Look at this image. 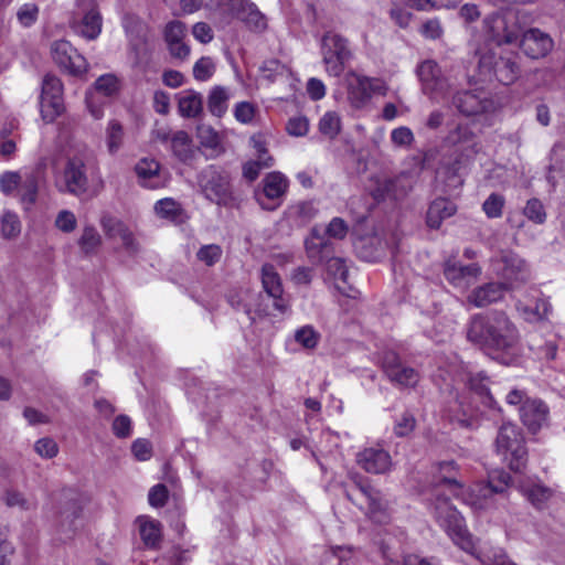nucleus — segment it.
Wrapping results in <instances>:
<instances>
[{
	"label": "nucleus",
	"instance_id": "obj_1",
	"mask_svg": "<svg viewBox=\"0 0 565 565\" xmlns=\"http://www.w3.org/2000/svg\"><path fill=\"white\" fill-rule=\"evenodd\" d=\"M458 467L454 460L438 463V476L434 501L431 503L436 522L443 527L451 541L462 551L475 554L476 542L469 533L465 520L458 510L450 503L448 491L455 498H468L463 486L457 479Z\"/></svg>",
	"mask_w": 565,
	"mask_h": 565
},
{
	"label": "nucleus",
	"instance_id": "obj_2",
	"mask_svg": "<svg viewBox=\"0 0 565 565\" xmlns=\"http://www.w3.org/2000/svg\"><path fill=\"white\" fill-rule=\"evenodd\" d=\"M467 339L497 358L514 354L520 333L502 310H489L471 316L467 324Z\"/></svg>",
	"mask_w": 565,
	"mask_h": 565
},
{
	"label": "nucleus",
	"instance_id": "obj_3",
	"mask_svg": "<svg viewBox=\"0 0 565 565\" xmlns=\"http://www.w3.org/2000/svg\"><path fill=\"white\" fill-rule=\"evenodd\" d=\"M483 31L497 45L518 43L529 24L527 15L522 10H501L487 15Z\"/></svg>",
	"mask_w": 565,
	"mask_h": 565
},
{
	"label": "nucleus",
	"instance_id": "obj_4",
	"mask_svg": "<svg viewBox=\"0 0 565 565\" xmlns=\"http://www.w3.org/2000/svg\"><path fill=\"white\" fill-rule=\"evenodd\" d=\"M497 452L502 456L509 468L520 472L525 468L527 461V449L521 429L512 424H503L495 439Z\"/></svg>",
	"mask_w": 565,
	"mask_h": 565
},
{
	"label": "nucleus",
	"instance_id": "obj_5",
	"mask_svg": "<svg viewBox=\"0 0 565 565\" xmlns=\"http://www.w3.org/2000/svg\"><path fill=\"white\" fill-rule=\"evenodd\" d=\"M207 6L226 19H237L255 33L267 30V18L249 0H210Z\"/></svg>",
	"mask_w": 565,
	"mask_h": 565
},
{
	"label": "nucleus",
	"instance_id": "obj_6",
	"mask_svg": "<svg viewBox=\"0 0 565 565\" xmlns=\"http://www.w3.org/2000/svg\"><path fill=\"white\" fill-rule=\"evenodd\" d=\"M347 498L363 509L361 498L366 503V513L370 519L377 523H385L388 520L387 502L384 500L380 490L375 489L370 482L362 478L354 479V489L348 490Z\"/></svg>",
	"mask_w": 565,
	"mask_h": 565
},
{
	"label": "nucleus",
	"instance_id": "obj_7",
	"mask_svg": "<svg viewBox=\"0 0 565 565\" xmlns=\"http://www.w3.org/2000/svg\"><path fill=\"white\" fill-rule=\"evenodd\" d=\"M202 191L206 199L217 205L231 206L234 203L231 177L225 170L209 166L199 178Z\"/></svg>",
	"mask_w": 565,
	"mask_h": 565
},
{
	"label": "nucleus",
	"instance_id": "obj_8",
	"mask_svg": "<svg viewBox=\"0 0 565 565\" xmlns=\"http://www.w3.org/2000/svg\"><path fill=\"white\" fill-rule=\"evenodd\" d=\"M321 55L328 75L339 77L352 56L349 41L338 33L326 32L321 39Z\"/></svg>",
	"mask_w": 565,
	"mask_h": 565
},
{
	"label": "nucleus",
	"instance_id": "obj_9",
	"mask_svg": "<svg viewBox=\"0 0 565 565\" xmlns=\"http://www.w3.org/2000/svg\"><path fill=\"white\" fill-rule=\"evenodd\" d=\"M479 70L484 76H494L503 85L514 83L520 76V66L512 55H498L494 51L480 54Z\"/></svg>",
	"mask_w": 565,
	"mask_h": 565
},
{
	"label": "nucleus",
	"instance_id": "obj_10",
	"mask_svg": "<svg viewBox=\"0 0 565 565\" xmlns=\"http://www.w3.org/2000/svg\"><path fill=\"white\" fill-rule=\"evenodd\" d=\"M60 192L82 196L87 193L89 181L87 166L82 156L67 158L62 174L56 179Z\"/></svg>",
	"mask_w": 565,
	"mask_h": 565
},
{
	"label": "nucleus",
	"instance_id": "obj_11",
	"mask_svg": "<svg viewBox=\"0 0 565 565\" xmlns=\"http://www.w3.org/2000/svg\"><path fill=\"white\" fill-rule=\"evenodd\" d=\"M511 476L504 470L490 472L487 483H478L470 489L463 501L475 509H487L493 494H502L510 487Z\"/></svg>",
	"mask_w": 565,
	"mask_h": 565
},
{
	"label": "nucleus",
	"instance_id": "obj_12",
	"mask_svg": "<svg viewBox=\"0 0 565 565\" xmlns=\"http://www.w3.org/2000/svg\"><path fill=\"white\" fill-rule=\"evenodd\" d=\"M495 270L504 280L508 289L519 288L531 277L526 263L512 252L502 253L497 262Z\"/></svg>",
	"mask_w": 565,
	"mask_h": 565
},
{
	"label": "nucleus",
	"instance_id": "obj_13",
	"mask_svg": "<svg viewBox=\"0 0 565 565\" xmlns=\"http://www.w3.org/2000/svg\"><path fill=\"white\" fill-rule=\"evenodd\" d=\"M40 105L42 117L46 121H53L64 110L63 84L52 74H46L43 78Z\"/></svg>",
	"mask_w": 565,
	"mask_h": 565
},
{
	"label": "nucleus",
	"instance_id": "obj_14",
	"mask_svg": "<svg viewBox=\"0 0 565 565\" xmlns=\"http://www.w3.org/2000/svg\"><path fill=\"white\" fill-rule=\"evenodd\" d=\"M382 369L388 380L399 387H414L419 382V373L405 365L394 351H385L382 356Z\"/></svg>",
	"mask_w": 565,
	"mask_h": 565
},
{
	"label": "nucleus",
	"instance_id": "obj_15",
	"mask_svg": "<svg viewBox=\"0 0 565 565\" xmlns=\"http://www.w3.org/2000/svg\"><path fill=\"white\" fill-rule=\"evenodd\" d=\"M348 82V100L355 109L366 106L372 95L383 89V83L380 79L358 74H351Z\"/></svg>",
	"mask_w": 565,
	"mask_h": 565
},
{
	"label": "nucleus",
	"instance_id": "obj_16",
	"mask_svg": "<svg viewBox=\"0 0 565 565\" xmlns=\"http://www.w3.org/2000/svg\"><path fill=\"white\" fill-rule=\"evenodd\" d=\"M454 106L465 116H477L491 111L494 103L483 89L458 92L452 97Z\"/></svg>",
	"mask_w": 565,
	"mask_h": 565
},
{
	"label": "nucleus",
	"instance_id": "obj_17",
	"mask_svg": "<svg viewBox=\"0 0 565 565\" xmlns=\"http://www.w3.org/2000/svg\"><path fill=\"white\" fill-rule=\"evenodd\" d=\"M288 185V179L281 172H270L263 180V190L256 192V200L263 209L275 210L280 205Z\"/></svg>",
	"mask_w": 565,
	"mask_h": 565
},
{
	"label": "nucleus",
	"instance_id": "obj_18",
	"mask_svg": "<svg viewBox=\"0 0 565 565\" xmlns=\"http://www.w3.org/2000/svg\"><path fill=\"white\" fill-rule=\"evenodd\" d=\"M424 94L437 98L447 89V81L443 76L439 65L433 60L423 61L416 68Z\"/></svg>",
	"mask_w": 565,
	"mask_h": 565
},
{
	"label": "nucleus",
	"instance_id": "obj_19",
	"mask_svg": "<svg viewBox=\"0 0 565 565\" xmlns=\"http://www.w3.org/2000/svg\"><path fill=\"white\" fill-rule=\"evenodd\" d=\"M53 61L70 74L79 75L86 72V61L77 53L68 41H55L51 46Z\"/></svg>",
	"mask_w": 565,
	"mask_h": 565
},
{
	"label": "nucleus",
	"instance_id": "obj_20",
	"mask_svg": "<svg viewBox=\"0 0 565 565\" xmlns=\"http://www.w3.org/2000/svg\"><path fill=\"white\" fill-rule=\"evenodd\" d=\"M305 248L308 259L315 265L323 264L334 254L333 243L319 226L311 228L309 236L305 239Z\"/></svg>",
	"mask_w": 565,
	"mask_h": 565
},
{
	"label": "nucleus",
	"instance_id": "obj_21",
	"mask_svg": "<svg viewBox=\"0 0 565 565\" xmlns=\"http://www.w3.org/2000/svg\"><path fill=\"white\" fill-rule=\"evenodd\" d=\"M260 279L265 292L274 299V308L281 313L288 311L289 303L282 296L281 278L273 264H264L262 266Z\"/></svg>",
	"mask_w": 565,
	"mask_h": 565
},
{
	"label": "nucleus",
	"instance_id": "obj_22",
	"mask_svg": "<svg viewBox=\"0 0 565 565\" xmlns=\"http://www.w3.org/2000/svg\"><path fill=\"white\" fill-rule=\"evenodd\" d=\"M518 43L523 53L531 58L546 56L554 45L551 36L539 29L524 30Z\"/></svg>",
	"mask_w": 565,
	"mask_h": 565
},
{
	"label": "nucleus",
	"instance_id": "obj_23",
	"mask_svg": "<svg viewBox=\"0 0 565 565\" xmlns=\"http://www.w3.org/2000/svg\"><path fill=\"white\" fill-rule=\"evenodd\" d=\"M356 462L364 471L380 475L391 469L392 458L388 451L383 448L369 447L356 455Z\"/></svg>",
	"mask_w": 565,
	"mask_h": 565
},
{
	"label": "nucleus",
	"instance_id": "obj_24",
	"mask_svg": "<svg viewBox=\"0 0 565 565\" xmlns=\"http://www.w3.org/2000/svg\"><path fill=\"white\" fill-rule=\"evenodd\" d=\"M519 411L522 423L533 434L540 430L547 420L548 407L541 399H525Z\"/></svg>",
	"mask_w": 565,
	"mask_h": 565
},
{
	"label": "nucleus",
	"instance_id": "obj_25",
	"mask_svg": "<svg viewBox=\"0 0 565 565\" xmlns=\"http://www.w3.org/2000/svg\"><path fill=\"white\" fill-rule=\"evenodd\" d=\"M481 273L477 264L461 265L457 262L448 260L444 266L446 279L455 287H468Z\"/></svg>",
	"mask_w": 565,
	"mask_h": 565
},
{
	"label": "nucleus",
	"instance_id": "obj_26",
	"mask_svg": "<svg viewBox=\"0 0 565 565\" xmlns=\"http://www.w3.org/2000/svg\"><path fill=\"white\" fill-rule=\"evenodd\" d=\"M508 290L504 282L492 281L475 288L467 297L476 308H483L501 300Z\"/></svg>",
	"mask_w": 565,
	"mask_h": 565
},
{
	"label": "nucleus",
	"instance_id": "obj_27",
	"mask_svg": "<svg viewBox=\"0 0 565 565\" xmlns=\"http://www.w3.org/2000/svg\"><path fill=\"white\" fill-rule=\"evenodd\" d=\"M104 232L107 237L113 239H119L129 253H136L138 250V244L134 237L132 232L120 221L111 217H105L102 221Z\"/></svg>",
	"mask_w": 565,
	"mask_h": 565
},
{
	"label": "nucleus",
	"instance_id": "obj_28",
	"mask_svg": "<svg viewBox=\"0 0 565 565\" xmlns=\"http://www.w3.org/2000/svg\"><path fill=\"white\" fill-rule=\"evenodd\" d=\"M323 264L328 275L334 279L337 289L348 297H354V289L348 284L349 270L344 259L333 254Z\"/></svg>",
	"mask_w": 565,
	"mask_h": 565
},
{
	"label": "nucleus",
	"instance_id": "obj_29",
	"mask_svg": "<svg viewBox=\"0 0 565 565\" xmlns=\"http://www.w3.org/2000/svg\"><path fill=\"white\" fill-rule=\"evenodd\" d=\"M456 212L457 205L454 202L445 198H438L428 207L426 223L428 227L437 230L444 220L452 216Z\"/></svg>",
	"mask_w": 565,
	"mask_h": 565
},
{
	"label": "nucleus",
	"instance_id": "obj_30",
	"mask_svg": "<svg viewBox=\"0 0 565 565\" xmlns=\"http://www.w3.org/2000/svg\"><path fill=\"white\" fill-rule=\"evenodd\" d=\"M135 171L142 186L157 189L161 186L160 163L154 159L143 158L138 161Z\"/></svg>",
	"mask_w": 565,
	"mask_h": 565
},
{
	"label": "nucleus",
	"instance_id": "obj_31",
	"mask_svg": "<svg viewBox=\"0 0 565 565\" xmlns=\"http://www.w3.org/2000/svg\"><path fill=\"white\" fill-rule=\"evenodd\" d=\"M178 109L184 118H195L203 110V97L193 89H185L178 94Z\"/></svg>",
	"mask_w": 565,
	"mask_h": 565
},
{
	"label": "nucleus",
	"instance_id": "obj_32",
	"mask_svg": "<svg viewBox=\"0 0 565 565\" xmlns=\"http://www.w3.org/2000/svg\"><path fill=\"white\" fill-rule=\"evenodd\" d=\"M137 522L139 523V533L143 544L148 548H158L162 540L161 523L148 516H140Z\"/></svg>",
	"mask_w": 565,
	"mask_h": 565
},
{
	"label": "nucleus",
	"instance_id": "obj_33",
	"mask_svg": "<svg viewBox=\"0 0 565 565\" xmlns=\"http://www.w3.org/2000/svg\"><path fill=\"white\" fill-rule=\"evenodd\" d=\"M102 26V14L96 7H92L85 12L81 22L76 25V32L87 40H95L100 34Z\"/></svg>",
	"mask_w": 565,
	"mask_h": 565
},
{
	"label": "nucleus",
	"instance_id": "obj_34",
	"mask_svg": "<svg viewBox=\"0 0 565 565\" xmlns=\"http://www.w3.org/2000/svg\"><path fill=\"white\" fill-rule=\"evenodd\" d=\"M521 491L526 500L537 510L545 509L547 502L553 497V490L540 482L522 484Z\"/></svg>",
	"mask_w": 565,
	"mask_h": 565
},
{
	"label": "nucleus",
	"instance_id": "obj_35",
	"mask_svg": "<svg viewBox=\"0 0 565 565\" xmlns=\"http://www.w3.org/2000/svg\"><path fill=\"white\" fill-rule=\"evenodd\" d=\"M171 149L173 154L183 163H190L196 151L188 132L179 130L171 136Z\"/></svg>",
	"mask_w": 565,
	"mask_h": 565
},
{
	"label": "nucleus",
	"instance_id": "obj_36",
	"mask_svg": "<svg viewBox=\"0 0 565 565\" xmlns=\"http://www.w3.org/2000/svg\"><path fill=\"white\" fill-rule=\"evenodd\" d=\"M466 381L469 390L477 394L486 406L493 408L497 405L489 391V377L483 372L469 373Z\"/></svg>",
	"mask_w": 565,
	"mask_h": 565
},
{
	"label": "nucleus",
	"instance_id": "obj_37",
	"mask_svg": "<svg viewBox=\"0 0 565 565\" xmlns=\"http://www.w3.org/2000/svg\"><path fill=\"white\" fill-rule=\"evenodd\" d=\"M447 141L454 146L460 145L465 150H470L472 153L479 151L477 136L468 125H458L454 130L449 131Z\"/></svg>",
	"mask_w": 565,
	"mask_h": 565
},
{
	"label": "nucleus",
	"instance_id": "obj_38",
	"mask_svg": "<svg viewBox=\"0 0 565 565\" xmlns=\"http://www.w3.org/2000/svg\"><path fill=\"white\" fill-rule=\"evenodd\" d=\"M39 180H40L39 171L28 172L21 179L18 190H19L20 200L23 204H25V209H29L36 201L38 190H39Z\"/></svg>",
	"mask_w": 565,
	"mask_h": 565
},
{
	"label": "nucleus",
	"instance_id": "obj_39",
	"mask_svg": "<svg viewBox=\"0 0 565 565\" xmlns=\"http://www.w3.org/2000/svg\"><path fill=\"white\" fill-rule=\"evenodd\" d=\"M105 135L108 152L110 154L117 153L124 145L125 131L122 125L116 119L109 120Z\"/></svg>",
	"mask_w": 565,
	"mask_h": 565
},
{
	"label": "nucleus",
	"instance_id": "obj_40",
	"mask_svg": "<svg viewBox=\"0 0 565 565\" xmlns=\"http://www.w3.org/2000/svg\"><path fill=\"white\" fill-rule=\"evenodd\" d=\"M154 212L161 218L178 222L181 218L183 210L179 202L171 198H166L154 204Z\"/></svg>",
	"mask_w": 565,
	"mask_h": 565
},
{
	"label": "nucleus",
	"instance_id": "obj_41",
	"mask_svg": "<svg viewBox=\"0 0 565 565\" xmlns=\"http://www.w3.org/2000/svg\"><path fill=\"white\" fill-rule=\"evenodd\" d=\"M228 94L224 87L215 86L209 95L207 108L212 115L221 117L227 109Z\"/></svg>",
	"mask_w": 565,
	"mask_h": 565
},
{
	"label": "nucleus",
	"instance_id": "obj_42",
	"mask_svg": "<svg viewBox=\"0 0 565 565\" xmlns=\"http://www.w3.org/2000/svg\"><path fill=\"white\" fill-rule=\"evenodd\" d=\"M102 244V236L94 226H85L78 246L85 255L95 254Z\"/></svg>",
	"mask_w": 565,
	"mask_h": 565
},
{
	"label": "nucleus",
	"instance_id": "obj_43",
	"mask_svg": "<svg viewBox=\"0 0 565 565\" xmlns=\"http://www.w3.org/2000/svg\"><path fill=\"white\" fill-rule=\"evenodd\" d=\"M198 138L202 147L211 149L214 156L223 152L220 135L210 126H200L198 128Z\"/></svg>",
	"mask_w": 565,
	"mask_h": 565
},
{
	"label": "nucleus",
	"instance_id": "obj_44",
	"mask_svg": "<svg viewBox=\"0 0 565 565\" xmlns=\"http://www.w3.org/2000/svg\"><path fill=\"white\" fill-rule=\"evenodd\" d=\"M341 130V118L335 111H327L319 120V131L333 139Z\"/></svg>",
	"mask_w": 565,
	"mask_h": 565
},
{
	"label": "nucleus",
	"instance_id": "obj_45",
	"mask_svg": "<svg viewBox=\"0 0 565 565\" xmlns=\"http://www.w3.org/2000/svg\"><path fill=\"white\" fill-rule=\"evenodd\" d=\"M295 341L305 349H315L320 341V333L312 326H303L296 330Z\"/></svg>",
	"mask_w": 565,
	"mask_h": 565
},
{
	"label": "nucleus",
	"instance_id": "obj_46",
	"mask_svg": "<svg viewBox=\"0 0 565 565\" xmlns=\"http://www.w3.org/2000/svg\"><path fill=\"white\" fill-rule=\"evenodd\" d=\"M0 231L4 238L17 237L21 232V223L18 215L7 211L0 220Z\"/></svg>",
	"mask_w": 565,
	"mask_h": 565
},
{
	"label": "nucleus",
	"instance_id": "obj_47",
	"mask_svg": "<svg viewBox=\"0 0 565 565\" xmlns=\"http://www.w3.org/2000/svg\"><path fill=\"white\" fill-rule=\"evenodd\" d=\"M222 255V247L217 244L203 245L196 252V258L209 267L218 263Z\"/></svg>",
	"mask_w": 565,
	"mask_h": 565
},
{
	"label": "nucleus",
	"instance_id": "obj_48",
	"mask_svg": "<svg viewBox=\"0 0 565 565\" xmlns=\"http://www.w3.org/2000/svg\"><path fill=\"white\" fill-rule=\"evenodd\" d=\"M416 426V418L409 411H405L395 420L393 431L397 437H406L413 433Z\"/></svg>",
	"mask_w": 565,
	"mask_h": 565
},
{
	"label": "nucleus",
	"instance_id": "obj_49",
	"mask_svg": "<svg viewBox=\"0 0 565 565\" xmlns=\"http://www.w3.org/2000/svg\"><path fill=\"white\" fill-rule=\"evenodd\" d=\"M96 93L110 97L118 92V79L113 74H105L98 77L94 84Z\"/></svg>",
	"mask_w": 565,
	"mask_h": 565
},
{
	"label": "nucleus",
	"instance_id": "obj_50",
	"mask_svg": "<svg viewBox=\"0 0 565 565\" xmlns=\"http://www.w3.org/2000/svg\"><path fill=\"white\" fill-rule=\"evenodd\" d=\"M215 72V64L209 56H202L193 66V76L195 79L204 82L212 77Z\"/></svg>",
	"mask_w": 565,
	"mask_h": 565
},
{
	"label": "nucleus",
	"instance_id": "obj_51",
	"mask_svg": "<svg viewBox=\"0 0 565 565\" xmlns=\"http://www.w3.org/2000/svg\"><path fill=\"white\" fill-rule=\"evenodd\" d=\"M504 198L498 193H491L482 204V210L490 218H497L502 215Z\"/></svg>",
	"mask_w": 565,
	"mask_h": 565
},
{
	"label": "nucleus",
	"instance_id": "obj_52",
	"mask_svg": "<svg viewBox=\"0 0 565 565\" xmlns=\"http://www.w3.org/2000/svg\"><path fill=\"white\" fill-rule=\"evenodd\" d=\"M185 24L181 21H171L164 28V41L167 45L177 43L185 38Z\"/></svg>",
	"mask_w": 565,
	"mask_h": 565
},
{
	"label": "nucleus",
	"instance_id": "obj_53",
	"mask_svg": "<svg viewBox=\"0 0 565 565\" xmlns=\"http://www.w3.org/2000/svg\"><path fill=\"white\" fill-rule=\"evenodd\" d=\"M39 17V7L35 3H24L17 12V19L21 25L29 28L33 25Z\"/></svg>",
	"mask_w": 565,
	"mask_h": 565
},
{
	"label": "nucleus",
	"instance_id": "obj_54",
	"mask_svg": "<svg viewBox=\"0 0 565 565\" xmlns=\"http://www.w3.org/2000/svg\"><path fill=\"white\" fill-rule=\"evenodd\" d=\"M267 161H248L243 166V175L249 182L255 181L262 169L270 168L274 164L273 157H266Z\"/></svg>",
	"mask_w": 565,
	"mask_h": 565
},
{
	"label": "nucleus",
	"instance_id": "obj_55",
	"mask_svg": "<svg viewBox=\"0 0 565 565\" xmlns=\"http://www.w3.org/2000/svg\"><path fill=\"white\" fill-rule=\"evenodd\" d=\"M231 306L236 310H243L252 322L256 320V317H262L265 315V311L260 308L253 309L250 305L244 301L243 295H232L228 299Z\"/></svg>",
	"mask_w": 565,
	"mask_h": 565
},
{
	"label": "nucleus",
	"instance_id": "obj_56",
	"mask_svg": "<svg viewBox=\"0 0 565 565\" xmlns=\"http://www.w3.org/2000/svg\"><path fill=\"white\" fill-rule=\"evenodd\" d=\"M524 215L537 223V224H542L545 222V218H546V213H545V210H544V206L542 204V202L537 199H531L527 201L525 207H524Z\"/></svg>",
	"mask_w": 565,
	"mask_h": 565
},
{
	"label": "nucleus",
	"instance_id": "obj_57",
	"mask_svg": "<svg viewBox=\"0 0 565 565\" xmlns=\"http://www.w3.org/2000/svg\"><path fill=\"white\" fill-rule=\"evenodd\" d=\"M286 130L290 136L303 137L309 131V120L305 116L291 117L287 121Z\"/></svg>",
	"mask_w": 565,
	"mask_h": 565
},
{
	"label": "nucleus",
	"instance_id": "obj_58",
	"mask_svg": "<svg viewBox=\"0 0 565 565\" xmlns=\"http://www.w3.org/2000/svg\"><path fill=\"white\" fill-rule=\"evenodd\" d=\"M324 235L330 239V237L335 239H343L349 231L348 224L341 217H333L326 230H322Z\"/></svg>",
	"mask_w": 565,
	"mask_h": 565
},
{
	"label": "nucleus",
	"instance_id": "obj_59",
	"mask_svg": "<svg viewBox=\"0 0 565 565\" xmlns=\"http://www.w3.org/2000/svg\"><path fill=\"white\" fill-rule=\"evenodd\" d=\"M395 183L396 181L392 178L380 180L373 190V198L376 201H383L386 198L395 196Z\"/></svg>",
	"mask_w": 565,
	"mask_h": 565
},
{
	"label": "nucleus",
	"instance_id": "obj_60",
	"mask_svg": "<svg viewBox=\"0 0 565 565\" xmlns=\"http://www.w3.org/2000/svg\"><path fill=\"white\" fill-rule=\"evenodd\" d=\"M169 498V491L162 483L153 486L148 493L149 504L153 508H162L166 505Z\"/></svg>",
	"mask_w": 565,
	"mask_h": 565
},
{
	"label": "nucleus",
	"instance_id": "obj_61",
	"mask_svg": "<svg viewBox=\"0 0 565 565\" xmlns=\"http://www.w3.org/2000/svg\"><path fill=\"white\" fill-rule=\"evenodd\" d=\"M34 450L43 458L51 459L58 452L57 444L50 437L39 439L34 445Z\"/></svg>",
	"mask_w": 565,
	"mask_h": 565
},
{
	"label": "nucleus",
	"instance_id": "obj_62",
	"mask_svg": "<svg viewBox=\"0 0 565 565\" xmlns=\"http://www.w3.org/2000/svg\"><path fill=\"white\" fill-rule=\"evenodd\" d=\"M77 221L73 212L63 210L61 211L55 220V226L64 232L71 233L76 228Z\"/></svg>",
	"mask_w": 565,
	"mask_h": 565
},
{
	"label": "nucleus",
	"instance_id": "obj_63",
	"mask_svg": "<svg viewBox=\"0 0 565 565\" xmlns=\"http://www.w3.org/2000/svg\"><path fill=\"white\" fill-rule=\"evenodd\" d=\"M391 140L396 146L408 147L414 141V134L408 127L402 126L391 132Z\"/></svg>",
	"mask_w": 565,
	"mask_h": 565
},
{
	"label": "nucleus",
	"instance_id": "obj_64",
	"mask_svg": "<svg viewBox=\"0 0 565 565\" xmlns=\"http://www.w3.org/2000/svg\"><path fill=\"white\" fill-rule=\"evenodd\" d=\"M256 108L248 102H241L235 106V118L243 124H249L255 116Z\"/></svg>",
	"mask_w": 565,
	"mask_h": 565
}]
</instances>
